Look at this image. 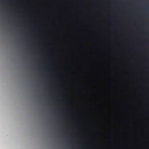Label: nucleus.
<instances>
[{
	"label": "nucleus",
	"mask_w": 149,
	"mask_h": 149,
	"mask_svg": "<svg viewBox=\"0 0 149 149\" xmlns=\"http://www.w3.org/2000/svg\"><path fill=\"white\" fill-rule=\"evenodd\" d=\"M75 129H76V130H77V129H78V128H75Z\"/></svg>",
	"instance_id": "f257e3e1"
},
{
	"label": "nucleus",
	"mask_w": 149,
	"mask_h": 149,
	"mask_svg": "<svg viewBox=\"0 0 149 149\" xmlns=\"http://www.w3.org/2000/svg\"><path fill=\"white\" fill-rule=\"evenodd\" d=\"M38 27V26H36V27Z\"/></svg>",
	"instance_id": "f03ea898"
}]
</instances>
